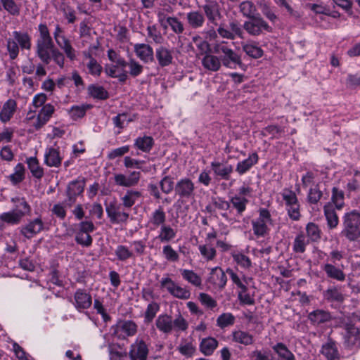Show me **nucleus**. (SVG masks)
Returning <instances> with one entry per match:
<instances>
[{
  "instance_id": "23",
  "label": "nucleus",
  "mask_w": 360,
  "mask_h": 360,
  "mask_svg": "<svg viewBox=\"0 0 360 360\" xmlns=\"http://www.w3.org/2000/svg\"><path fill=\"white\" fill-rule=\"evenodd\" d=\"M17 108L16 101L13 99L8 100L3 105L0 111V120L6 123L8 122L14 115Z\"/></svg>"
},
{
  "instance_id": "10",
  "label": "nucleus",
  "mask_w": 360,
  "mask_h": 360,
  "mask_svg": "<svg viewBox=\"0 0 360 360\" xmlns=\"http://www.w3.org/2000/svg\"><path fill=\"white\" fill-rule=\"evenodd\" d=\"M204 15L208 21L214 25L222 17L219 4L217 1H210L202 6Z\"/></svg>"
},
{
  "instance_id": "31",
  "label": "nucleus",
  "mask_w": 360,
  "mask_h": 360,
  "mask_svg": "<svg viewBox=\"0 0 360 360\" xmlns=\"http://www.w3.org/2000/svg\"><path fill=\"white\" fill-rule=\"evenodd\" d=\"M141 197V193L140 191L127 190L125 194L121 198L122 205L125 208H131Z\"/></svg>"
},
{
  "instance_id": "28",
  "label": "nucleus",
  "mask_w": 360,
  "mask_h": 360,
  "mask_svg": "<svg viewBox=\"0 0 360 360\" xmlns=\"http://www.w3.org/2000/svg\"><path fill=\"white\" fill-rule=\"evenodd\" d=\"M218 346L217 340L214 338H206L201 340L200 350L205 356L211 355Z\"/></svg>"
},
{
  "instance_id": "8",
  "label": "nucleus",
  "mask_w": 360,
  "mask_h": 360,
  "mask_svg": "<svg viewBox=\"0 0 360 360\" xmlns=\"http://www.w3.org/2000/svg\"><path fill=\"white\" fill-rule=\"evenodd\" d=\"M140 178V172L133 171L129 175L120 173L115 174L114 175V181L117 186L129 188L136 186L139 182Z\"/></svg>"
},
{
  "instance_id": "7",
  "label": "nucleus",
  "mask_w": 360,
  "mask_h": 360,
  "mask_svg": "<svg viewBox=\"0 0 360 360\" xmlns=\"http://www.w3.org/2000/svg\"><path fill=\"white\" fill-rule=\"evenodd\" d=\"M85 186V182L83 180L72 181L68 185L66 189L67 199L64 203L68 207H71L75 202L77 197L81 195Z\"/></svg>"
},
{
  "instance_id": "56",
  "label": "nucleus",
  "mask_w": 360,
  "mask_h": 360,
  "mask_svg": "<svg viewBox=\"0 0 360 360\" xmlns=\"http://www.w3.org/2000/svg\"><path fill=\"white\" fill-rule=\"evenodd\" d=\"M259 8L262 14L271 22H274L278 19L277 15L266 1H261L259 3Z\"/></svg>"
},
{
  "instance_id": "2",
  "label": "nucleus",
  "mask_w": 360,
  "mask_h": 360,
  "mask_svg": "<svg viewBox=\"0 0 360 360\" xmlns=\"http://www.w3.org/2000/svg\"><path fill=\"white\" fill-rule=\"evenodd\" d=\"M343 229L340 234L349 241L360 238V212L352 210L343 216Z\"/></svg>"
},
{
  "instance_id": "42",
  "label": "nucleus",
  "mask_w": 360,
  "mask_h": 360,
  "mask_svg": "<svg viewBox=\"0 0 360 360\" xmlns=\"http://www.w3.org/2000/svg\"><path fill=\"white\" fill-rule=\"evenodd\" d=\"M198 250L202 258L207 262L213 261L217 256L216 249L210 244L200 245Z\"/></svg>"
},
{
  "instance_id": "47",
  "label": "nucleus",
  "mask_w": 360,
  "mask_h": 360,
  "mask_svg": "<svg viewBox=\"0 0 360 360\" xmlns=\"http://www.w3.org/2000/svg\"><path fill=\"white\" fill-rule=\"evenodd\" d=\"M181 274L184 280L195 286H200L202 280L200 276L195 273L193 270L180 269Z\"/></svg>"
},
{
  "instance_id": "20",
  "label": "nucleus",
  "mask_w": 360,
  "mask_h": 360,
  "mask_svg": "<svg viewBox=\"0 0 360 360\" xmlns=\"http://www.w3.org/2000/svg\"><path fill=\"white\" fill-rule=\"evenodd\" d=\"M105 72L112 78H117L121 83H124L128 79L127 71L116 64L105 65Z\"/></svg>"
},
{
  "instance_id": "22",
  "label": "nucleus",
  "mask_w": 360,
  "mask_h": 360,
  "mask_svg": "<svg viewBox=\"0 0 360 360\" xmlns=\"http://www.w3.org/2000/svg\"><path fill=\"white\" fill-rule=\"evenodd\" d=\"M345 329L344 336H356L360 335V316L353 315L350 321L342 326Z\"/></svg>"
},
{
  "instance_id": "52",
  "label": "nucleus",
  "mask_w": 360,
  "mask_h": 360,
  "mask_svg": "<svg viewBox=\"0 0 360 360\" xmlns=\"http://www.w3.org/2000/svg\"><path fill=\"white\" fill-rule=\"evenodd\" d=\"M273 349L282 360H295L294 354L283 343H278Z\"/></svg>"
},
{
  "instance_id": "39",
  "label": "nucleus",
  "mask_w": 360,
  "mask_h": 360,
  "mask_svg": "<svg viewBox=\"0 0 360 360\" xmlns=\"http://www.w3.org/2000/svg\"><path fill=\"white\" fill-rule=\"evenodd\" d=\"M330 318V314L323 310H316L309 314V320L315 325L327 322Z\"/></svg>"
},
{
  "instance_id": "11",
  "label": "nucleus",
  "mask_w": 360,
  "mask_h": 360,
  "mask_svg": "<svg viewBox=\"0 0 360 360\" xmlns=\"http://www.w3.org/2000/svg\"><path fill=\"white\" fill-rule=\"evenodd\" d=\"M56 49L54 42L36 43V54L45 65L50 63L53 50Z\"/></svg>"
},
{
  "instance_id": "13",
  "label": "nucleus",
  "mask_w": 360,
  "mask_h": 360,
  "mask_svg": "<svg viewBox=\"0 0 360 360\" xmlns=\"http://www.w3.org/2000/svg\"><path fill=\"white\" fill-rule=\"evenodd\" d=\"M187 25L191 29L197 30L202 27L205 22V17L200 11L193 10L186 13Z\"/></svg>"
},
{
  "instance_id": "62",
  "label": "nucleus",
  "mask_w": 360,
  "mask_h": 360,
  "mask_svg": "<svg viewBox=\"0 0 360 360\" xmlns=\"http://www.w3.org/2000/svg\"><path fill=\"white\" fill-rule=\"evenodd\" d=\"M115 254L117 257L122 261L134 257V253L131 251L127 246L120 245L117 247Z\"/></svg>"
},
{
  "instance_id": "26",
  "label": "nucleus",
  "mask_w": 360,
  "mask_h": 360,
  "mask_svg": "<svg viewBox=\"0 0 360 360\" xmlns=\"http://www.w3.org/2000/svg\"><path fill=\"white\" fill-rule=\"evenodd\" d=\"M324 215L327 221L328 227L330 229L336 228L339 223V219L335 209L330 203L326 205L323 207Z\"/></svg>"
},
{
  "instance_id": "12",
  "label": "nucleus",
  "mask_w": 360,
  "mask_h": 360,
  "mask_svg": "<svg viewBox=\"0 0 360 360\" xmlns=\"http://www.w3.org/2000/svg\"><path fill=\"white\" fill-rule=\"evenodd\" d=\"M210 166L214 174L224 180H229L233 171V167L227 162L214 161L211 162Z\"/></svg>"
},
{
  "instance_id": "25",
  "label": "nucleus",
  "mask_w": 360,
  "mask_h": 360,
  "mask_svg": "<svg viewBox=\"0 0 360 360\" xmlns=\"http://www.w3.org/2000/svg\"><path fill=\"white\" fill-rule=\"evenodd\" d=\"M242 50L250 57L257 59L263 56V50L255 41L242 42Z\"/></svg>"
},
{
  "instance_id": "45",
  "label": "nucleus",
  "mask_w": 360,
  "mask_h": 360,
  "mask_svg": "<svg viewBox=\"0 0 360 360\" xmlns=\"http://www.w3.org/2000/svg\"><path fill=\"white\" fill-rule=\"evenodd\" d=\"M192 41L197 47L199 54L203 56L207 53H210V44L209 42L203 39L200 35H195L192 37Z\"/></svg>"
},
{
  "instance_id": "34",
  "label": "nucleus",
  "mask_w": 360,
  "mask_h": 360,
  "mask_svg": "<svg viewBox=\"0 0 360 360\" xmlns=\"http://www.w3.org/2000/svg\"><path fill=\"white\" fill-rule=\"evenodd\" d=\"M153 145V139L148 136L138 137L134 142V146L144 153L150 152Z\"/></svg>"
},
{
  "instance_id": "14",
  "label": "nucleus",
  "mask_w": 360,
  "mask_h": 360,
  "mask_svg": "<svg viewBox=\"0 0 360 360\" xmlns=\"http://www.w3.org/2000/svg\"><path fill=\"white\" fill-rule=\"evenodd\" d=\"M44 228V223L40 218H36L30 221L27 224L22 226L20 233L27 238H31Z\"/></svg>"
},
{
  "instance_id": "17",
  "label": "nucleus",
  "mask_w": 360,
  "mask_h": 360,
  "mask_svg": "<svg viewBox=\"0 0 360 360\" xmlns=\"http://www.w3.org/2000/svg\"><path fill=\"white\" fill-rule=\"evenodd\" d=\"M209 281L216 287V289L221 290L226 283L227 277L220 267H214L211 270Z\"/></svg>"
},
{
  "instance_id": "59",
  "label": "nucleus",
  "mask_w": 360,
  "mask_h": 360,
  "mask_svg": "<svg viewBox=\"0 0 360 360\" xmlns=\"http://www.w3.org/2000/svg\"><path fill=\"white\" fill-rule=\"evenodd\" d=\"M234 322L235 317L231 313H224L221 314L217 319V325L221 328H224L229 326H232Z\"/></svg>"
},
{
  "instance_id": "33",
  "label": "nucleus",
  "mask_w": 360,
  "mask_h": 360,
  "mask_svg": "<svg viewBox=\"0 0 360 360\" xmlns=\"http://www.w3.org/2000/svg\"><path fill=\"white\" fill-rule=\"evenodd\" d=\"M74 304L78 310L88 309L92 303L89 294H74Z\"/></svg>"
},
{
  "instance_id": "5",
  "label": "nucleus",
  "mask_w": 360,
  "mask_h": 360,
  "mask_svg": "<svg viewBox=\"0 0 360 360\" xmlns=\"http://www.w3.org/2000/svg\"><path fill=\"white\" fill-rule=\"evenodd\" d=\"M194 182L188 177H184L176 181L174 186L176 195L181 198L189 199L195 195Z\"/></svg>"
},
{
  "instance_id": "30",
  "label": "nucleus",
  "mask_w": 360,
  "mask_h": 360,
  "mask_svg": "<svg viewBox=\"0 0 360 360\" xmlns=\"http://www.w3.org/2000/svg\"><path fill=\"white\" fill-rule=\"evenodd\" d=\"M177 350L181 354L186 358H191L195 354L196 352V347L193 341L182 340L179 345L177 347Z\"/></svg>"
},
{
  "instance_id": "21",
  "label": "nucleus",
  "mask_w": 360,
  "mask_h": 360,
  "mask_svg": "<svg viewBox=\"0 0 360 360\" xmlns=\"http://www.w3.org/2000/svg\"><path fill=\"white\" fill-rule=\"evenodd\" d=\"M259 157L257 153H252L248 158L243 161L238 162L236 165V171L243 175L248 172L258 162Z\"/></svg>"
},
{
  "instance_id": "49",
  "label": "nucleus",
  "mask_w": 360,
  "mask_h": 360,
  "mask_svg": "<svg viewBox=\"0 0 360 360\" xmlns=\"http://www.w3.org/2000/svg\"><path fill=\"white\" fill-rule=\"evenodd\" d=\"M89 95L97 99L105 100L109 95L108 91L101 86L91 84L88 87Z\"/></svg>"
},
{
  "instance_id": "27",
  "label": "nucleus",
  "mask_w": 360,
  "mask_h": 360,
  "mask_svg": "<svg viewBox=\"0 0 360 360\" xmlns=\"http://www.w3.org/2000/svg\"><path fill=\"white\" fill-rule=\"evenodd\" d=\"M25 162L34 177L37 179H41L44 176V169L40 166L39 160L36 157L27 158Z\"/></svg>"
},
{
  "instance_id": "41",
  "label": "nucleus",
  "mask_w": 360,
  "mask_h": 360,
  "mask_svg": "<svg viewBox=\"0 0 360 360\" xmlns=\"http://www.w3.org/2000/svg\"><path fill=\"white\" fill-rule=\"evenodd\" d=\"M309 241L303 233H298L293 241V251L296 253H304Z\"/></svg>"
},
{
  "instance_id": "36",
  "label": "nucleus",
  "mask_w": 360,
  "mask_h": 360,
  "mask_svg": "<svg viewBox=\"0 0 360 360\" xmlns=\"http://www.w3.org/2000/svg\"><path fill=\"white\" fill-rule=\"evenodd\" d=\"M239 8L243 15L248 18H253L259 14L255 5L250 1H242L239 5Z\"/></svg>"
},
{
  "instance_id": "1",
  "label": "nucleus",
  "mask_w": 360,
  "mask_h": 360,
  "mask_svg": "<svg viewBox=\"0 0 360 360\" xmlns=\"http://www.w3.org/2000/svg\"><path fill=\"white\" fill-rule=\"evenodd\" d=\"M213 53L218 55L222 65L226 68H233L236 66L243 68L241 56L237 53L225 41L217 42L213 46Z\"/></svg>"
},
{
  "instance_id": "38",
  "label": "nucleus",
  "mask_w": 360,
  "mask_h": 360,
  "mask_svg": "<svg viewBox=\"0 0 360 360\" xmlns=\"http://www.w3.org/2000/svg\"><path fill=\"white\" fill-rule=\"evenodd\" d=\"M91 105L82 104L80 105H73L68 110V114L73 120L82 118L86 111L91 108Z\"/></svg>"
},
{
  "instance_id": "18",
  "label": "nucleus",
  "mask_w": 360,
  "mask_h": 360,
  "mask_svg": "<svg viewBox=\"0 0 360 360\" xmlns=\"http://www.w3.org/2000/svg\"><path fill=\"white\" fill-rule=\"evenodd\" d=\"M201 63L205 70L212 72H217L222 65L218 55L211 54L210 53L203 55Z\"/></svg>"
},
{
  "instance_id": "54",
  "label": "nucleus",
  "mask_w": 360,
  "mask_h": 360,
  "mask_svg": "<svg viewBox=\"0 0 360 360\" xmlns=\"http://www.w3.org/2000/svg\"><path fill=\"white\" fill-rule=\"evenodd\" d=\"M230 203L236 209L238 214L241 215L246 209L248 200L244 197L235 195L231 198Z\"/></svg>"
},
{
  "instance_id": "46",
  "label": "nucleus",
  "mask_w": 360,
  "mask_h": 360,
  "mask_svg": "<svg viewBox=\"0 0 360 360\" xmlns=\"http://www.w3.org/2000/svg\"><path fill=\"white\" fill-rule=\"evenodd\" d=\"M25 174L24 165L22 163H18L14 168V172L8 178L13 185H16L25 179Z\"/></svg>"
},
{
  "instance_id": "50",
  "label": "nucleus",
  "mask_w": 360,
  "mask_h": 360,
  "mask_svg": "<svg viewBox=\"0 0 360 360\" xmlns=\"http://www.w3.org/2000/svg\"><path fill=\"white\" fill-rule=\"evenodd\" d=\"M233 261L244 269H249L252 267L251 259L241 252H233L231 254Z\"/></svg>"
},
{
  "instance_id": "24",
  "label": "nucleus",
  "mask_w": 360,
  "mask_h": 360,
  "mask_svg": "<svg viewBox=\"0 0 360 360\" xmlns=\"http://www.w3.org/2000/svg\"><path fill=\"white\" fill-rule=\"evenodd\" d=\"M62 158L59 151L53 148H48L44 154V163L49 167H58L60 165Z\"/></svg>"
},
{
  "instance_id": "53",
  "label": "nucleus",
  "mask_w": 360,
  "mask_h": 360,
  "mask_svg": "<svg viewBox=\"0 0 360 360\" xmlns=\"http://www.w3.org/2000/svg\"><path fill=\"white\" fill-rule=\"evenodd\" d=\"M167 27L169 26L172 31L176 34H182L185 30L184 23L175 16H169Z\"/></svg>"
},
{
  "instance_id": "40",
  "label": "nucleus",
  "mask_w": 360,
  "mask_h": 360,
  "mask_svg": "<svg viewBox=\"0 0 360 360\" xmlns=\"http://www.w3.org/2000/svg\"><path fill=\"white\" fill-rule=\"evenodd\" d=\"M13 36L21 49L27 50L31 49V37L27 33L14 31Z\"/></svg>"
},
{
  "instance_id": "44",
  "label": "nucleus",
  "mask_w": 360,
  "mask_h": 360,
  "mask_svg": "<svg viewBox=\"0 0 360 360\" xmlns=\"http://www.w3.org/2000/svg\"><path fill=\"white\" fill-rule=\"evenodd\" d=\"M176 235V231L169 225H163L160 227V233L158 238L161 242H169L172 240Z\"/></svg>"
},
{
  "instance_id": "61",
  "label": "nucleus",
  "mask_w": 360,
  "mask_h": 360,
  "mask_svg": "<svg viewBox=\"0 0 360 360\" xmlns=\"http://www.w3.org/2000/svg\"><path fill=\"white\" fill-rule=\"evenodd\" d=\"M344 345L350 350H357L360 347V335L344 336Z\"/></svg>"
},
{
  "instance_id": "64",
  "label": "nucleus",
  "mask_w": 360,
  "mask_h": 360,
  "mask_svg": "<svg viewBox=\"0 0 360 360\" xmlns=\"http://www.w3.org/2000/svg\"><path fill=\"white\" fill-rule=\"evenodd\" d=\"M160 186L164 193L169 194L174 190L175 185L173 179L170 176H165L160 181Z\"/></svg>"
},
{
  "instance_id": "37",
  "label": "nucleus",
  "mask_w": 360,
  "mask_h": 360,
  "mask_svg": "<svg viewBox=\"0 0 360 360\" xmlns=\"http://www.w3.org/2000/svg\"><path fill=\"white\" fill-rule=\"evenodd\" d=\"M233 340L237 343L249 345L253 342V337L251 334L243 330H236L232 333Z\"/></svg>"
},
{
  "instance_id": "32",
  "label": "nucleus",
  "mask_w": 360,
  "mask_h": 360,
  "mask_svg": "<svg viewBox=\"0 0 360 360\" xmlns=\"http://www.w3.org/2000/svg\"><path fill=\"white\" fill-rule=\"evenodd\" d=\"M323 269L326 272L327 276L330 278L342 281L345 279V274L340 269L335 266L331 264H326Z\"/></svg>"
},
{
  "instance_id": "57",
  "label": "nucleus",
  "mask_w": 360,
  "mask_h": 360,
  "mask_svg": "<svg viewBox=\"0 0 360 360\" xmlns=\"http://www.w3.org/2000/svg\"><path fill=\"white\" fill-rule=\"evenodd\" d=\"M38 31L39 36L37 39L36 43L53 42L49 30L46 24H39L38 26Z\"/></svg>"
},
{
  "instance_id": "48",
  "label": "nucleus",
  "mask_w": 360,
  "mask_h": 360,
  "mask_svg": "<svg viewBox=\"0 0 360 360\" xmlns=\"http://www.w3.org/2000/svg\"><path fill=\"white\" fill-rule=\"evenodd\" d=\"M306 231L309 240L316 242L321 239V231L315 223H308L306 226Z\"/></svg>"
},
{
  "instance_id": "43",
  "label": "nucleus",
  "mask_w": 360,
  "mask_h": 360,
  "mask_svg": "<svg viewBox=\"0 0 360 360\" xmlns=\"http://www.w3.org/2000/svg\"><path fill=\"white\" fill-rule=\"evenodd\" d=\"M2 217L4 223L15 225L20 224L21 221L23 217V213L13 210L11 212L2 213Z\"/></svg>"
},
{
  "instance_id": "6",
  "label": "nucleus",
  "mask_w": 360,
  "mask_h": 360,
  "mask_svg": "<svg viewBox=\"0 0 360 360\" xmlns=\"http://www.w3.org/2000/svg\"><path fill=\"white\" fill-rule=\"evenodd\" d=\"M149 354L148 345L140 338H136L131 345L129 356L130 360H147Z\"/></svg>"
},
{
  "instance_id": "3",
  "label": "nucleus",
  "mask_w": 360,
  "mask_h": 360,
  "mask_svg": "<svg viewBox=\"0 0 360 360\" xmlns=\"http://www.w3.org/2000/svg\"><path fill=\"white\" fill-rule=\"evenodd\" d=\"M157 328L162 333L169 334L173 330H185L188 324L186 320L179 315L175 319L167 314L160 315L155 321Z\"/></svg>"
},
{
  "instance_id": "16",
  "label": "nucleus",
  "mask_w": 360,
  "mask_h": 360,
  "mask_svg": "<svg viewBox=\"0 0 360 360\" xmlns=\"http://www.w3.org/2000/svg\"><path fill=\"white\" fill-rule=\"evenodd\" d=\"M155 58L162 68L169 66L173 63L172 51L164 46H160L155 49Z\"/></svg>"
},
{
  "instance_id": "55",
  "label": "nucleus",
  "mask_w": 360,
  "mask_h": 360,
  "mask_svg": "<svg viewBox=\"0 0 360 360\" xmlns=\"http://www.w3.org/2000/svg\"><path fill=\"white\" fill-rule=\"evenodd\" d=\"M281 196L284 200L285 207L300 203L296 193L291 189L284 188L281 193Z\"/></svg>"
},
{
  "instance_id": "58",
  "label": "nucleus",
  "mask_w": 360,
  "mask_h": 360,
  "mask_svg": "<svg viewBox=\"0 0 360 360\" xmlns=\"http://www.w3.org/2000/svg\"><path fill=\"white\" fill-rule=\"evenodd\" d=\"M128 68V75H130L132 77L139 76L143 71V66L134 58H130L129 60Z\"/></svg>"
},
{
  "instance_id": "35",
  "label": "nucleus",
  "mask_w": 360,
  "mask_h": 360,
  "mask_svg": "<svg viewBox=\"0 0 360 360\" xmlns=\"http://www.w3.org/2000/svg\"><path fill=\"white\" fill-rule=\"evenodd\" d=\"M321 353L328 360H336L338 359L339 354L337 347L334 342L328 341L323 345Z\"/></svg>"
},
{
  "instance_id": "19",
  "label": "nucleus",
  "mask_w": 360,
  "mask_h": 360,
  "mask_svg": "<svg viewBox=\"0 0 360 360\" xmlns=\"http://www.w3.org/2000/svg\"><path fill=\"white\" fill-rule=\"evenodd\" d=\"M115 328V332L120 338H124L126 336H132L137 330L136 325L129 321L120 322L117 324Z\"/></svg>"
},
{
  "instance_id": "63",
  "label": "nucleus",
  "mask_w": 360,
  "mask_h": 360,
  "mask_svg": "<svg viewBox=\"0 0 360 360\" xmlns=\"http://www.w3.org/2000/svg\"><path fill=\"white\" fill-rule=\"evenodd\" d=\"M252 224L254 233L256 236H263L266 233L268 229L267 223L257 219L252 221Z\"/></svg>"
},
{
  "instance_id": "4",
  "label": "nucleus",
  "mask_w": 360,
  "mask_h": 360,
  "mask_svg": "<svg viewBox=\"0 0 360 360\" xmlns=\"http://www.w3.org/2000/svg\"><path fill=\"white\" fill-rule=\"evenodd\" d=\"M249 19L244 22L243 28L250 35L255 37L262 34L263 30L268 32L272 31L271 27L261 17L260 14H257V16Z\"/></svg>"
},
{
  "instance_id": "15",
  "label": "nucleus",
  "mask_w": 360,
  "mask_h": 360,
  "mask_svg": "<svg viewBox=\"0 0 360 360\" xmlns=\"http://www.w3.org/2000/svg\"><path fill=\"white\" fill-rule=\"evenodd\" d=\"M136 56L143 63L153 61L154 52L153 48L147 44H136L134 46Z\"/></svg>"
},
{
  "instance_id": "9",
  "label": "nucleus",
  "mask_w": 360,
  "mask_h": 360,
  "mask_svg": "<svg viewBox=\"0 0 360 360\" xmlns=\"http://www.w3.org/2000/svg\"><path fill=\"white\" fill-rule=\"evenodd\" d=\"M106 212L110 220L113 224L125 223L129 214L124 211H121V205L110 202L107 205Z\"/></svg>"
},
{
  "instance_id": "51",
  "label": "nucleus",
  "mask_w": 360,
  "mask_h": 360,
  "mask_svg": "<svg viewBox=\"0 0 360 360\" xmlns=\"http://www.w3.org/2000/svg\"><path fill=\"white\" fill-rule=\"evenodd\" d=\"M344 198L345 193L342 190L336 187L333 188L331 200L336 209L339 210L342 209L345 205Z\"/></svg>"
},
{
  "instance_id": "29",
  "label": "nucleus",
  "mask_w": 360,
  "mask_h": 360,
  "mask_svg": "<svg viewBox=\"0 0 360 360\" xmlns=\"http://www.w3.org/2000/svg\"><path fill=\"white\" fill-rule=\"evenodd\" d=\"M166 213L162 207L160 206L158 209L152 212L149 219V223L155 228L162 226L165 224Z\"/></svg>"
},
{
  "instance_id": "60",
  "label": "nucleus",
  "mask_w": 360,
  "mask_h": 360,
  "mask_svg": "<svg viewBox=\"0 0 360 360\" xmlns=\"http://www.w3.org/2000/svg\"><path fill=\"white\" fill-rule=\"evenodd\" d=\"M4 8L8 13L13 15H18L20 13V7L15 0H0Z\"/></svg>"
}]
</instances>
